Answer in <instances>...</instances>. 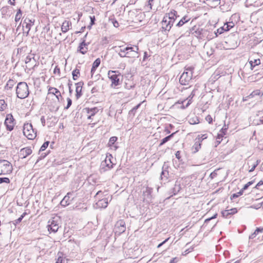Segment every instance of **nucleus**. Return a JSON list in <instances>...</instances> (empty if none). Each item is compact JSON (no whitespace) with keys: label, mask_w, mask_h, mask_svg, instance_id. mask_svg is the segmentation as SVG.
<instances>
[{"label":"nucleus","mask_w":263,"mask_h":263,"mask_svg":"<svg viewBox=\"0 0 263 263\" xmlns=\"http://www.w3.org/2000/svg\"><path fill=\"white\" fill-rule=\"evenodd\" d=\"M168 175V171L163 170L162 171L161 174V179H163V178H165V180H166L167 179Z\"/></svg>","instance_id":"obj_39"},{"label":"nucleus","mask_w":263,"mask_h":263,"mask_svg":"<svg viewBox=\"0 0 263 263\" xmlns=\"http://www.w3.org/2000/svg\"><path fill=\"white\" fill-rule=\"evenodd\" d=\"M1 11L3 17L6 18L10 17L11 15L10 10L8 7H3L1 9Z\"/></svg>","instance_id":"obj_21"},{"label":"nucleus","mask_w":263,"mask_h":263,"mask_svg":"<svg viewBox=\"0 0 263 263\" xmlns=\"http://www.w3.org/2000/svg\"><path fill=\"white\" fill-rule=\"evenodd\" d=\"M206 120L209 122V123H211L212 122V118L210 115H208L205 118Z\"/></svg>","instance_id":"obj_51"},{"label":"nucleus","mask_w":263,"mask_h":263,"mask_svg":"<svg viewBox=\"0 0 263 263\" xmlns=\"http://www.w3.org/2000/svg\"><path fill=\"white\" fill-rule=\"evenodd\" d=\"M177 11L173 10L171 11L170 13L166 14L164 16H166L167 17L170 16V18L176 19L177 17Z\"/></svg>","instance_id":"obj_31"},{"label":"nucleus","mask_w":263,"mask_h":263,"mask_svg":"<svg viewBox=\"0 0 263 263\" xmlns=\"http://www.w3.org/2000/svg\"><path fill=\"white\" fill-rule=\"evenodd\" d=\"M190 20V18L189 16L185 15L176 24V26L181 27L183 26L185 23L188 22Z\"/></svg>","instance_id":"obj_25"},{"label":"nucleus","mask_w":263,"mask_h":263,"mask_svg":"<svg viewBox=\"0 0 263 263\" xmlns=\"http://www.w3.org/2000/svg\"><path fill=\"white\" fill-rule=\"evenodd\" d=\"M34 20L32 21L26 18L23 23V32L28 35L31 29V27L34 25Z\"/></svg>","instance_id":"obj_8"},{"label":"nucleus","mask_w":263,"mask_h":263,"mask_svg":"<svg viewBox=\"0 0 263 263\" xmlns=\"http://www.w3.org/2000/svg\"><path fill=\"white\" fill-rule=\"evenodd\" d=\"M48 223L49 224L48 225V230L54 233L57 232L60 228L58 220L53 218L51 221H49Z\"/></svg>","instance_id":"obj_10"},{"label":"nucleus","mask_w":263,"mask_h":263,"mask_svg":"<svg viewBox=\"0 0 263 263\" xmlns=\"http://www.w3.org/2000/svg\"><path fill=\"white\" fill-rule=\"evenodd\" d=\"M222 215L223 217H227L229 215H230L229 210L223 211L222 212Z\"/></svg>","instance_id":"obj_46"},{"label":"nucleus","mask_w":263,"mask_h":263,"mask_svg":"<svg viewBox=\"0 0 263 263\" xmlns=\"http://www.w3.org/2000/svg\"><path fill=\"white\" fill-rule=\"evenodd\" d=\"M98 91V89L96 86L93 87L91 90L92 93L97 92Z\"/></svg>","instance_id":"obj_56"},{"label":"nucleus","mask_w":263,"mask_h":263,"mask_svg":"<svg viewBox=\"0 0 263 263\" xmlns=\"http://www.w3.org/2000/svg\"><path fill=\"white\" fill-rule=\"evenodd\" d=\"M7 104L4 100H0V111L4 110L7 107Z\"/></svg>","instance_id":"obj_36"},{"label":"nucleus","mask_w":263,"mask_h":263,"mask_svg":"<svg viewBox=\"0 0 263 263\" xmlns=\"http://www.w3.org/2000/svg\"><path fill=\"white\" fill-rule=\"evenodd\" d=\"M203 2L211 7H215L219 4V0H203Z\"/></svg>","instance_id":"obj_22"},{"label":"nucleus","mask_w":263,"mask_h":263,"mask_svg":"<svg viewBox=\"0 0 263 263\" xmlns=\"http://www.w3.org/2000/svg\"><path fill=\"white\" fill-rule=\"evenodd\" d=\"M25 63L28 68H33L36 65V60L33 54L28 55L25 59Z\"/></svg>","instance_id":"obj_9"},{"label":"nucleus","mask_w":263,"mask_h":263,"mask_svg":"<svg viewBox=\"0 0 263 263\" xmlns=\"http://www.w3.org/2000/svg\"><path fill=\"white\" fill-rule=\"evenodd\" d=\"M10 182V180L8 178L4 177V178H0V184L2 183H9Z\"/></svg>","instance_id":"obj_41"},{"label":"nucleus","mask_w":263,"mask_h":263,"mask_svg":"<svg viewBox=\"0 0 263 263\" xmlns=\"http://www.w3.org/2000/svg\"><path fill=\"white\" fill-rule=\"evenodd\" d=\"M116 233L121 234L126 230L125 223L123 220L118 221L115 225Z\"/></svg>","instance_id":"obj_11"},{"label":"nucleus","mask_w":263,"mask_h":263,"mask_svg":"<svg viewBox=\"0 0 263 263\" xmlns=\"http://www.w3.org/2000/svg\"><path fill=\"white\" fill-rule=\"evenodd\" d=\"M258 234V232H256V230L254 231L253 233H252L250 236L249 239H253Z\"/></svg>","instance_id":"obj_54"},{"label":"nucleus","mask_w":263,"mask_h":263,"mask_svg":"<svg viewBox=\"0 0 263 263\" xmlns=\"http://www.w3.org/2000/svg\"><path fill=\"white\" fill-rule=\"evenodd\" d=\"M263 184V181L260 180L256 185V187H257V186L261 185Z\"/></svg>","instance_id":"obj_63"},{"label":"nucleus","mask_w":263,"mask_h":263,"mask_svg":"<svg viewBox=\"0 0 263 263\" xmlns=\"http://www.w3.org/2000/svg\"><path fill=\"white\" fill-rule=\"evenodd\" d=\"M53 72L55 74L58 73V74H60V68L58 66H55V67L54 68Z\"/></svg>","instance_id":"obj_52"},{"label":"nucleus","mask_w":263,"mask_h":263,"mask_svg":"<svg viewBox=\"0 0 263 263\" xmlns=\"http://www.w3.org/2000/svg\"><path fill=\"white\" fill-rule=\"evenodd\" d=\"M100 63H101V60H100V58L97 59L93 63L92 66V68L91 69V74L92 76L94 74L97 68L100 65Z\"/></svg>","instance_id":"obj_23"},{"label":"nucleus","mask_w":263,"mask_h":263,"mask_svg":"<svg viewBox=\"0 0 263 263\" xmlns=\"http://www.w3.org/2000/svg\"><path fill=\"white\" fill-rule=\"evenodd\" d=\"M87 114L90 115V116H93L98 111V109L96 107L92 108H86Z\"/></svg>","instance_id":"obj_30"},{"label":"nucleus","mask_w":263,"mask_h":263,"mask_svg":"<svg viewBox=\"0 0 263 263\" xmlns=\"http://www.w3.org/2000/svg\"><path fill=\"white\" fill-rule=\"evenodd\" d=\"M256 232H263V228H257L256 229Z\"/></svg>","instance_id":"obj_59"},{"label":"nucleus","mask_w":263,"mask_h":263,"mask_svg":"<svg viewBox=\"0 0 263 263\" xmlns=\"http://www.w3.org/2000/svg\"><path fill=\"white\" fill-rule=\"evenodd\" d=\"M49 143V141H46V142H44L43 143V144L42 145V146L41 147V148L40 149V152H42V151H45L46 149V148L48 147Z\"/></svg>","instance_id":"obj_38"},{"label":"nucleus","mask_w":263,"mask_h":263,"mask_svg":"<svg viewBox=\"0 0 263 263\" xmlns=\"http://www.w3.org/2000/svg\"><path fill=\"white\" fill-rule=\"evenodd\" d=\"M14 84H15L14 81L13 80H10V79L7 82V84H6L5 87V88L6 90H9V89H11L13 87V86H14Z\"/></svg>","instance_id":"obj_29"},{"label":"nucleus","mask_w":263,"mask_h":263,"mask_svg":"<svg viewBox=\"0 0 263 263\" xmlns=\"http://www.w3.org/2000/svg\"><path fill=\"white\" fill-rule=\"evenodd\" d=\"M71 26V22L69 21L65 20L62 23V25L61 26V30L63 33H66L69 30L70 27Z\"/></svg>","instance_id":"obj_16"},{"label":"nucleus","mask_w":263,"mask_h":263,"mask_svg":"<svg viewBox=\"0 0 263 263\" xmlns=\"http://www.w3.org/2000/svg\"><path fill=\"white\" fill-rule=\"evenodd\" d=\"M243 191L242 190H240L239 192L236 194H233L232 195V198H235L239 197L243 194Z\"/></svg>","instance_id":"obj_42"},{"label":"nucleus","mask_w":263,"mask_h":263,"mask_svg":"<svg viewBox=\"0 0 263 263\" xmlns=\"http://www.w3.org/2000/svg\"><path fill=\"white\" fill-rule=\"evenodd\" d=\"M234 26V24L233 22L227 23L221 27V30H224V31H227L233 28Z\"/></svg>","instance_id":"obj_27"},{"label":"nucleus","mask_w":263,"mask_h":263,"mask_svg":"<svg viewBox=\"0 0 263 263\" xmlns=\"http://www.w3.org/2000/svg\"><path fill=\"white\" fill-rule=\"evenodd\" d=\"M122 47H123V46H120L119 47L120 49L118 51V54L120 57L124 58V57H126V52L128 50H125V49H126V47H124V48H122Z\"/></svg>","instance_id":"obj_26"},{"label":"nucleus","mask_w":263,"mask_h":263,"mask_svg":"<svg viewBox=\"0 0 263 263\" xmlns=\"http://www.w3.org/2000/svg\"><path fill=\"white\" fill-rule=\"evenodd\" d=\"M32 153V149L31 148L27 147L23 148H22L20 150V152L19 153V157L22 158L24 159L27 157L28 156L30 155Z\"/></svg>","instance_id":"obj_12"},{"label":"nucleus","mask_w":263,"mask_h":263,"mask_svg":"<svg viewBox=\"0 0 263 263\" xmlns=\"http://www.w3.org/2000/svg\"><path fill=\"white\" fill-rule=\"evenodd\" d=\"M217 215V214H215L213 216H212V217H211L210 218L206 219L205 220V222H207L210 221L211 219L215 218L216 217Z\"/></svg>","instance_id":"obj_55"},{"label":"nucleus","mask_w":263,"mask_h":263,"mask_svg":"<svg viewBox=\"0 0 263 263\" xmlns=\"http://www.w3.org/2000/svg\"><path fill=\"white\" fill-rule=\"evenodd\" d=\"M83 85L84 83L83 82H79L76 84V96L77 99H79L82 96V89Z\"/></svg>","instance_id":"obj_15"},{"label":"nucleus","mask_w":263,"mask_h":263,"mask_svg":"<svg viewBox=\"0 0 263 263\" xmlns=\"http://www.w3.org/2000/svg\"><path fill=\"white\" fill-rule=\"evenodd\" d=\"M23 134L28 139L33 140L36 136V133L31 123H25L23 127Z\"/></svg>","instance_id":"obj_3"},{"label":"nucleus","mask_w":263,"mask_h":263,"mask_svg":"<svg viewBox=\"0 0 263 263\" xmlns=\"http://www.w3.org/2000/svg\"><path fill=\"white\" fill-rule=\"evenodd\" d=\"M175 155H176V157L177 158H178V159H180V152L179 151H177L176 152Z\"/></svg>","instance_id":"obj_62"},{"label":"nucleus","mask_w":263,"mask_h":263,"mask_svg":"<svg viewBox=\"0 0 263 263\" xmlns=\"http://www.w3.org/2000/svg\"><path fill=\"white\" fill-rule=\"evenodd\" d=\"M154 0H148V4L147 6L149 7L150 10L152 9V6L154 5Z\"/></svg>","instance_id":"obj_47"},{"label":"nucleus","mask_w":263,"mask_h":263,"mask_svg":"<svg viewBox=\"0 0 263 263\" xmlns=\"http://www.w3.org/2000/svg\"><path fill=\"white\" fill-rule=\"evenodd\" d=\"M207 137H208V136H207L206 134H203V135H201L200 138H201V140H203L206 139Z\"/></svg>","instance_id":"obj_61"},{"label":"nucleus","mask_w":263,"mask_h":263,"mask_svg":"<svg viewBox=\"0 0 263 263\" xmlns=\"http://www.w3.org/2000/svg\"><path fill=\"white\" fill-rule=\"evenodd\" d=\"M175 134V133H173L172 134H171L170 135H169V136L165 137L164 138L162 139L161 140V142H160V144H159V146H162L164 143H165L166 142L168 141L171 139V138H172L173 137V136H174V135Z\"/></svg>","instance_id":"obj_28"},{"label":"nucleus","mask_w":263,"mask_h":263,"mask_svg":"<svg viewBox=\"0 0 263 263\" xmlns=\"http://www.w3.org/2000/svg\"><path fill=\"white\" fill-rule=\"evenodd\" d=\"M108 205V200L107 198H103L99 200L97 203L96 205L99 208H105Z\"/></svg>","instance_id":"obj_18"},{"label":"nucleus","mask_w":263,"mask_h":263,"mask_svg":"<svg viewBox=\"0 0 263 263\" xmlns=\"http://www.w3.org/2000/svg\"><path fill=\"white\" fill-rule=\"evenodd\" d=\"M12 170V165L8 161L0 160V175L10 174Z\"/></svg>","instance_id":"obj_4"},{"label":"nucleus","mask_w":263,"mask_h":263,"mask_svg":"<svg viewBox=\"0 0 263 263\" xmlns=\"http://www.w3.org/2000/svg\"><path fill=\"white\" fill-rule=\"evenodd\" d=\"M89 43H86L85 42V40L84 39L82 42L80 44V45L78 47V51L81 52L82 54H85L88 50L87 46Z\"/></svg>","instance_id":"obj_13"},{"label":"nucleus","mask_w":263,"mask_h":263,"mask_svg":"<svg viewBox=\"0 0 263 263\" xmlns=\"http://www.w3.org/2000/svg\"><path fill=\"white\" fill-rule=\"evenodd\" d=\"M16 94L18 98L22 99H25L28 96L29 91L28 85L26 82H21L17 84L16 88Z\"/></svg>","instance_id":"obj_1"},{"label":"nucleus","mask_w":263,"mask_h":263,"mask_svg":"<svg viewBox=\"0 0 263 263\" xmlns=\"http://www.w3.org/2000/svg\"><path fill=\"white\" fill-rule=\"evenodd\" d=\"M113 25L115 27H119V23L117 21H115L113 22Z\"/></svg>","instance_id":"obj_60"},{"label":"nucleus","mask_w":263,"mask_h":263,"mask_svg":"<svg viewBox=\"0 0 263 263\" xmlns=\"http://www.w3.org/2000/svg\"><path fill=\"white\" fill-rule=\"evenodd\" d=\"M141 104H139L134 107H133L129 111V115L130 116L134 117L135 115V113L136 112V110L137 109L140 107Z\"/></svg>","instance_id":"obj_32"},{"label":"nucleus","mask_w":263,"mask_h":263,"mask_svg":"<svg viewBox=\"0 0 263 263\" xmlns=\"http://www.w3.org/2000/svg\"><path fill=\"white\" fill-rule=\"evenodd\" d=\"M259 163V161L258 160H257V161L255 163H254L253 165H252V168L249 170V172H253L254 169L255 168V167L258 165Z\"/></svg>","instance_id":"obj_48"},{"label":"nucleus","mask_w":263,"mask_h":263,"mask_svg":"<svg viewBox=\"0 0 263 263\" xmlns=\"http://www.w3.org/2000/svg\"><path fill=\"white\" fill-rule=\"evenodd\" d=\"M73 194V193H68L67 195L64 197L62 200L61 201V204L62 206H65L68 204H69V200L71 197V196Z\"/></svg>","instance_id":"obj_19"},{"label":"nucleus","mask_w":263,"mask_h":263,"mask_svg":"<svg viewBox=\"0 0 263 263\" xmlns=\"http://www.w3.org/2000/svg\"><path fill=\"white\" fill-rule=\"evenodd\" d=\"M111 157L112 156L111 155L107 156L105 161L102 162L101 165L102 166H106L108 167V169L112 168L114 164L111 161Z\"/></svg>","instance_id":"obj_14"},{"label":"nucleus","mask_w":263,"mask_h":263,"mask_svg":"<svg viewBox=\"0 0 263 263\" xmlns=\"http://www.w3.org/2000/svg\"><path fill=\"white\" fill-rule=\"evenodd\" d=\"M253 181H249V182H248L247 184H246L244 185V186H243V187L242 189V190L243 191H244V190H245L247 189H248V187L250 185H251V184H253Z\"/></svg>","instance_id":"obj_45"},{"label":"nucleus","mask_w":263,"mask_h":263,"mask_svg":"<svg viewBox=\"0 0 263 263\" xmlns=\"http://www.w3.org/2000/svg\"><path fill=\"white\" fill-rule=\"evenodd\" d=\"M67 105L65 107V109H68L72 104V101L70 98H68L67 99Z\"/></svg>","instance_id":"obj_43"},{"label":"nucleus","mask_w":263,"mask_h":263,"mask_svg":"<svg viewBox=\"0 0 263 263\" xmlns=\"http://www.w3.org/2000/svg\"><path fill=\"white\" fill-rule=\"evenodd\" d=\"M23 218V216H21L20 217H19L18 219H16L15 220H14L13 221L14 224L16 225L17 224H18V223L21 222V221L22 220Z\"/></svg>","instance_id":"obj_44"},{"label":"nucleus","mask_w":263,"mask_h":263,"mask_svg":"<svg viewBox=\"0 0 263 263\" xmlns=\"http://www.w3.org/2000/svg\"><path fill=\"white\" fill-rule=\"evenodd\" d=\"M22 11L21 9H18L15 16V21L16 22H18L22 18Z\"/></svg>","instance_id":"obj_35"},{"label":"nucleus","mask_w":263,"mask_h":263,"mask_svg":"<svg viewBox=\"0 0 263 263\" xmlns=\"http://www.w3.org/2000/svg\"><path fill=\"white\" fill-rule=\"evenodd\" d=\"M169 239V238L166 239L165 240H164L163 242H162L161 243H160V244L158 245V248H160V247H161L163 244H164L166 242H167L168 241V240Z\"/></svg>","instance_id":"obj_57"},{"label":"nucleus","mask_w":263,"mask_h":263,"mask_svg":"<svg viewBox=\"0 0 263 263\" xmlns=\"http://www.w3.org/2000/svg\"><path fill=\"white\" fill-rule=\"evenodd\" d=\"M152 192V189L147 187L146 188V190L143 192V195L144 196L147 195V198H150Z\"/></svg>","instance_id":"obj_37"},{"label":"nucleus","mask_w":263,"mask_h":263,"mask_svg":"<svg viewBox=\"0 0 263 263\" xmlns=\"http://www.w3.org/2000/svg\"><path fill=\"white\" fill-rule=\"evenodd\" d=\"M230 215L234 214L237 212V210L236 208H233L229 210Z\"/></svg>","instance_id":"obj_53"},{"label":"nucleus","mask_w":263,"mask_h":263,"mask_svg":"<svg viewBox=\"0 0 263 263\" xmlns=\"http://www.w3.org/2000/svg\"><path fill=\"white\" fill-rule=\"evenodd\" d=\"M249 63L251 65L252 69H253V67H255L256 65H258L260 64V61L259 59H255L253 61H250L249 62Z\"/></svg>","instance_id":"obj_34"},{"label":"nucleus","mask_w":263,"mask_h":263,"mask_svg":"<svg viewBox=\"0 0 263 263\" xmlns=\"http://www.w3.org/2000/svg\"><path fill=\"white\" fill-rule=\"evenodd\" d=\"M62 258L61 257H59L56 263H62Z\"/></svg>","instance_id":"obj_64"},{"label":"nucleus","mask_w":263,"mask_h":263,"mask_svg":"<svg viewBox=\"0 0 263 263\" xmlns=\"http://www.w3.org/2000/svg\"><path fill=\"white\" fill-rule=\"evenodd\" d=\"M167 20L168 21H170V23H171L172 24H174V22H175V18H170V17L168 16L167 17Z\"/></svg>","instance_id":"obj_58"},{"label":"nucleus","mask_w":263,"mask_h":263,"mask_svg":"<svg viewBox=\"0 0 263 263\" xmlns=\"http://www.w3.org/2000/svg\"><path fill=\"white\" fill-rule=\"evenodd\" d=\"M73 79L76 80L80 76V71L78 69H75L72 72Z\"/></svg>","instance_id":"obj_33"},{"label":"nucleus","mask_w":263,"mask_h":263,"mask_svg":"<svg viewBox=\"0 0 263 263\" xmlns=\"http://www.w3.org/2000/svg\"><path fill=\"white\" fill-rule=\"evenodd\" d=\"M263 93H261L260 90L256 89L250 93L249 97H250L251 99L255 98V100H257L260 99Z\"/></svg>","instance_id":"obj_17"},{"label":"nucleus","mask_w":263,"mask_h":263,"mask_svg":"<svg viewBox=\"0 0 263 263\" xmlns=\"http://www.w3.org/2000/svg\"><path fill=\"white\" fill-rule=\"evenodd\" d=\"M117 137H111L110 139H109V145L110 146L113 145L115 142L117 141Z\"/></svg>","instance_id":"obj_40"},{"label":"nucleus","mask_w":263,"mask_h":263,"mask_svg":"<svg viewBox=\"0 0 263 263\" xmlns=\"http://www.w3.org/2000/svg\"><path fill=\"white\" fill-rule=\"evenodd\" d=\"M167 19H168L167 17L166 16H164L161 22L162 31H164L165 32L169 31V28L168 27V24Z\"/></svg>","instance_id":"obj_20"},{"label":"nucleus","mask_w":263,"mask_h":263,"mask_svg":"<svg viewBox=\"0 0 263 263\" xmlns=\"http://www.w3.org/2000/svg\"><path fill=\"white\" fill-rule=\"evenodd\" d=\"M228 129V127L226 125L221 128L220 132L223 135L226 134V132Z\"/></svg>","instance_id":"obj_50"},{"label":"nucleus","mask_w":263,"mask_h":263,"mask_svg":"<svg viewBox=\"0 0 263 263\" xmlns=\"http://www.w3.org/2000/svg\"><path fill=\"white\" fill-rule=\"evenodd\" d=\"M108 76L111 80L112 86L116 87L120 84V79L122 77L120 73L116 71H109Z\"/></svg>","instance_id":"obj_5"},{"label":"nucleus","mask_w":263,"mask_h":263,"mask_svg":"<svg viewBox=\"0 0 263 263\" xmlns=\"http://www.w3.org/2000/svg\"><path fill=\"white\" fill-rule=\"evenodd\" d=\"M192 67L187 68L180 76L179 82L181 85H185L189 83L193 76Z\"/></svg>","instance_id":"obj_2"},{"label":"nucleus","mask_w":263,"mask_h":263,"mask_svg":"<svg viewBox=\"0 0 263 263\" xmlns=\"http://www.w3.org/2000/svg\"><path fill=\"white\" fill-rule=\"evenodd\" d=\"M49 93L54 95L58 100H59V97H61V92L60 91L53 87L50 88L48 90Z\"/></svg>","instance_id":"obj_24"},{"label":"nucleus","mask_w":263,"mask_h":263,"mask_svg":"<svg viewBox=\"0 0 263 263\" xmlns=\"http://www.w3.org/2000/svg\"><path fill=\"white\" fill-rule=\"evenodd\" d=\"M4 124L8 130L11 131L13 130L15 123L14 119L11 114L7 115Z\"/></svg>","instance_id":"obj_7"},{"label":"nucleus","mask_w":263,"mask_h":263,"mask_svg":"<svg viewBox=\"0 0 263 263\" xmlns=\"http://www.w3.org/2000/svg\"><path fill=\"white\" fill-rule=\"evenodd\" d=\"M217 175V172H216V171H214V172H213L212 173H211L210 175V177L211 178V179H213L215 177H216Z\"/></svg>","instance_id":"obj_49"},{"label":"nucleus","mask_w":263,"mask_h":263,"mask_svg":"<svg viewBox=\"0 0 263 263\" xmlns=\"http://www.w3.org/2000/svg\"><path fill=\"white\" fill-rule=\"evenodd\" d=\"M128 50L126 52V57L135 58H138L139 57V53L138 52L139 47L138 46H127L126 49Z\"/></svg>","instance_id":"obj_6"}]
</instances>
